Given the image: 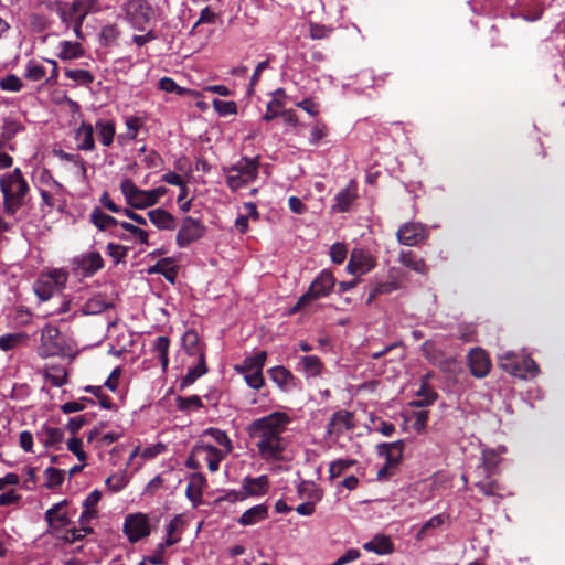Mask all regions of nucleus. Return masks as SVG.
<instances>
[{
	"label": "nucleus",
	"mask_w": 565,
	"mask_h": 565,
	"mask_svg": "<svg viewBox=\"0 0 565 565\" xmlns=\"http://www.w3.org/2000/svg\"><path fill=\"white\" fill-rule=\"evenodd\" d=\"M289 423L290 418L286 413L274 412L249 424L248 434L257 440L256 447L264 460H280L282 458L287 446L282 433Z\"/></svg>",
	"instance_id": "nucleus-1"
},
{
	"label": "nucleus",
	"mask_w": 565,
	"mask_h": 565,
	"mask_svg": "<svg viewBox=\"0 0 565 565\" xmlns=\"http://www.w3.org/2000/svg\"><path fill=\"white\" fill-rule=\"evenodd\" d=\"M0 191L3 195L4 213L13 216L24 205V198L30 191L20 168L0 178Z\"/></svg>",
	"instance_id": "nucleus-2"
},
{
	"label": "nucleus",
	"mask_w": 565,
	"mask_h": 565,
	"mask_svg": "<svg viewBox=\"0 0 565 565\" xmlns=\"http://www.w3.org/2000/svg\"><path fill=\"white\" fill-rule=\"evenodd\" d=\"M335 286V278L329 270H322L311 282L307 292H305L295 306L290 309V313L295 315L301 311L306 306L316 299L329 296Z\"/></svg>",
	"instance_id": "nucleus-3"
},
{
	"label": "nucleus",
	"mask_w": 565,
	"mask_h": 565,
	"mask_svg": "<svg viewBox=\"0 0 565 565\" xmlns=\"http://www.w3.org/2000/svg\"><path fill=\"white\" fill-rule=\"evenodd\" d=\"M68 278L64 269H53L41 274L33 285L35 295L41 301L51 299L56 290L64 288Z\"/></svg>",
	"instance_id": "nucleus-4"
},
{
	"label": "nucleus",
	"mask_w": 565,
	"mask_h": 565,
	"mask_svg": "<svg viewBox=\"0 0 565 565\" xmlns=\"http://www.w3.org/2000/svg\"><path fill=\"white\" fill-rule=\"evenodd\" d=\"M122 532L132 544L149 536L151 526L148 515L142 512L127 514L124 521Z\"/></svg>",
	"instance_id": "nucleus-5"
},
{
	"label": "nucleus",
	"mask_w": 565,
	"mask_h": 565,
	"mask_svg": "<svg viewBox=\"0 0 565 565\" xmlns=\"http://www.w3.org/2000/svg\"><path fill=\"white\" fill-rule=\"evenodd\" d=\"M206 233V226L201 220L186 216L175 236V244L180 248L189 247L192 243L201 239Z\"/></svg>",
	"instance_id": "nucleus-6"
},
{
	"label": "nucleus",
	"mask_w": 565,
	"mask_h": 565,
	"mask_svg": "<svg viewBox=\"0 0 565 565\" xmlns=\"http://www.w3.org/2000/svg\"><path fill=\"white\" fill-rule=\"evenodd\" d=\"M105 262L97 250H90L75 256L72 259V270L82 277H93L104 268Z\"/></svg>",
	"instance_id": "nucleus-7"
},
{
	"label": "nucleus",
	"mask_w": 565,
	"mask_h": 565,
	"mask_svg": "<svg viewBox=\"0 0 565 565\" xmlns=\"http://www.w3.org/2000/svg\"><path fill=\"white\" fill-rule=\"evenodd\" d=\"M120 189L127 203L132 209L143 210L154 205V199L150 190L139 189L130 179H125L120 184Z\"/></svg>",
	"instance_id": "nucleus-8"
},
{
	"label": "nucleus",
	"mask_w": 565,
	"mask_h": 565,
	"mask_svg": "<svg viewBox=\"0 0 565 565\" xmlns=\"http://www.w3.org/2000/svg\"><path fill=\"white\" fill-rule=\"evenodd\" d=\"M40 349L44 356H56L64 353V341L57 327L47 324L42 329Z\"/></svg>",
	"instance_id": "nucleus-9"
},
{
	"label": "nucleus",
	"mask_w": 565,
	"mask_h": 565,
	"mask_svg": "<svg viewBox=\"0 0 565 565\" xmlns=\"http://www.w3.org/2000/svg\"><path fill=\"white\" fill-rule=\"evenodd\" d=\"M375 265L376 262L369 252L354 248L351 253L347 269L352 275H364L371 271Z\"/></svg>",
	"instance_id": "nucleus-10"
},
{
	"label": "nucleus",
	"mask_w": 565,
	"mask_h": 565,
	"mask_svg": "<svg viewBox=\"0 0 565 565\" xmlns=\"http://www.w3.org/2000/svg\"><path fill=\"white\" fill-rule=\"evenodd\" d=\"M468 364L471 374L478 379L487 376L491 369L490 358L481 348L470 350L468 354Z\"/></svg>",
	"instance_id": "nucleus-11"
},
{
	"label": "nucleus",
	"mask_w": 565,
	"mask_h": 565,
	"mask_svg": "<svg viewBox=\"0 0 565 565\" xmlns=\"http://www.w3.org/2000/svg\"><path fill=\"white\" fill-rule=\"evenodd\" d=\"M181 523L180 516H174L167 526V537L164 542L160 543L153 555L148 556L147 559L153 565H160L163 563V554L167 547L177 544L180 537L174 536V532L178 530Z\"/></svg>",
	"instance_id": "nucleus-12"
},
{
	"label": "nucleus",
	"mask_w": 565,
	"mask_h": 565,
	"mask_svg": "<svg viewBox=\"0 0 565 565\" xmlns=\"http://www.w3.org/2000/svg\"><path fill=\"white\" fill-rule=\"evenodd\" d=\"M426 238V230L417 223H407L397 231V239L406 246H415Z\"/></svg>",
	"instance_id": "nucleus-13"
},
{
	"label": "nucleus",
	"mask_w": 565,
	"mask_h": 565,
	"mask_svg": "<svg viewBox=\"0 0 565 565\" xmlns=\"http://www.w3.org/2000/svg\"><path fill=\"white\" fill-rule=\"evenodd\" d=\"M193 455L201 456V458L207 463V468L211 472H215L220 468L224 454L222 450L212 445H205L199 443L193 447Z\"/></svg>",
	"instance_id": "nucleus-14"
},
{
	"label": "nucleus",
	"mask_w": 565,
	"mask_h": 565,
	"mask_svg": "<svg viewBox=\"0 0 565 565\" xmlns=\"http://www.w3.org/2000/svg\"><path fill=\"white\" fill-rule=\"evenodd\" d=\"M268 375L284 392H290L298 386L297 377L285 366L278 365L269 369Z\"/></svg>",
	"instance_id": "nucleus-15"
},
{
	"label": "nucleus",
	"mask_w": 565,
	"mask_h": 565,
	"mask_svg": "<svg viewBox=\"0 0 565 565\" xmlns=\"http://www.w3.org/2000/svg\"><path fill=\"white\" fill-rule=\"evenodd\" d=\"M269 479L266 475H262L257 478L247 476L242 481V491L245 499L248 497H262L268 492Z\"/></svg>",
	"instance_id": "nucleus-16"
},
{
	"label": "nucleus",
	"mask_w": 565,
	"mask_h": 565,
	"mask_svg": "<svg viewBox=\"0 0 565 565\" xmlns=\"http://www.w3.org/2000/svg\"><path fill=\"white\" fill-rule=\"evenodd\" d=\"M68 505L67 500H62L52 508H50L44 515V519L50 527H65L71 523L65 508Z\"/></svg>",
	"instance_id": "nucleus-17"
},
{
	"label": "nucleus",
	"mask_w": 565,
	"mask_h": 565,
	"mask_svg": "<svg viewBox=\"0 0 565 565\" xmlns=\"http://www.w3.org/2000/svg\"><path fill=\"white\" fill-rule=\"evenodd\" d=\"M501 462L500 455L494 449H486L482 452V463L477 467V475H484L492 478L499 475V465Z\"/></svg>",
	"instance_id": "nucleus-18"
},
{
	"label": "nucleus",
	"mask_w": 565,
	"mask_h": 565,
	"mask_svg": "<svg viewBox=\"0 0 565 565\" xmlns=\"http://www.w3.org/2000/svg\"><path fill=\"white\" fill-rule=\"evenodd\" d=\"M404 441L383 443L377 446V454L385 458L387 466H397L403 457Z\"/></svg>",
	"instance_id": "nucleus-19"
},
{
	"label": "nucleus",
	"mask_w": 565,
	"mask_h": 565,
	"mask_svg": "<svg viewBox=\"0 0 565 565\" xmlns=\"http://www.w3.org/2000/svg\"><path fill=\"white\" fill-rule=\"evenodd\" d=\"M224 172H234L243 177L245 180L254 181L258 173V161L256 159L243 157L231 167L224 168Z\"/></svg>",
	"instance_id": "nucleus-20"
},
{
	"label": "nucleus",
	"mask_w": 565,
	"mask_h": 565,
	"mask_svg": "<svg viewBox=\"0 0 565 565\" xmlns=\"http://www.w3.org/2000/svg\"><path fill=\"white\" fill-rule=\"evenodd\" d=\"M74 139L81 151H93L95 149L94 126L90 122L82 121L75 130Z\"/></svg>",
	"instance_id": "nucleus-21"
},
{
	"label": "nucleus",
	"mask_w": 565,
	"mask_h": 565,
	"mask_svg": "<svg viewBox=\"0 0 565 565\" xmlns=\"http://www.w3.org/2000/svg\"><path fill=\"white\" fill-rule=\"evenodd\" d=\"M356 191L358 189L355 182L351 181L347 188L339 191V193L335 195V203L332 205V210L338 212L349 211L351 204L358 198Z\"/></svg>",
	"instance_id": "nucleus-22"
},
{
	"label": "nucleus",
	"mask_w": 565,
	"mask_h": 565,
	"mask_svg": "<svg viewBox=\"0 0 565 565\" xmlns=\"http://www.w3.org/2000/svg\"><path fill=\"white\" fill-rule=\"evenodd\" d=\"M206 484L205 477L200 473H192L185 489L186 498L196 507L202 501L203 488Z\"/></svg>",
	"instance_id": "nucleus-23"
},
{
	"label": "nucleus",
	"mask_w": 565,
	"mask_h": 565,
	"mask_svg": "<svg viewBox=\"0 0 565 565\" xmlns=\"http://www.w3.org/2000/svg\"><path fill=\"white\" fill-rule=\"evenodd\" d=\"M268 518V507L264 503L247 509L237 519V523L242 526H250L259 523Z\"/></svg>",
	"instance_id": "nucleus-24"
},
{
	"label": "nucleus",
	"mask_w": 565,
	"mask_h": 565,
	"mask_svg": "<svg viewBox=\"0 0 565 565\" xmlns=\"http://www.w3.org/2000/svg\"><path fill=\"white\" fill-rule=\"evenodd\" d=\"M148 217L159 230L172 231L177 226L174 216L161 207L149 211Z\"/></svg>",
	"instance_id": "nucleus-25"
},
{
	"label": "nucleus",
	"mask_w": 565,
	"mask_h": 565,
	"mask_svg": "<svg viewBox=\"0 0 565 565\" xmlns=\"http://www.w3.org/2000/svg\"><path fill=\"white\" fill-rule=\"evenodd\" d=\"M324 369L323 362L317 355L301 356L297 370L306 374L308 377L320 376Z\"/></svg>",
	"instance_id": "nucleus-26"
},
{
	"label": "nucleus",
	"mask_w": 565,
	"mask_h": 565,
	"mask_svg": "<svg viewBox=\"0 0 565 565\" xmlns=\"http://www.w3.org/2000/svg\"><path fill=\"white\" fill-rule=\"evenodd\" d=\"M363 548L379 555H386L394 551V544L388 536L377 534L371 541L364 543Z\"/></svg>",
	"instance_id": "nucleus-27"
},
{
	"label": "nucleus",
	"mask_w": 565,
	"mask_h": 565,
	"mask_svg": "<svg viewBox=\"0 0 565 565\" xmlns=\"http://www.w3.org/2000/svg\"><path fill=\"white\" fill-rule=\"evenodd\" d=\"M182 344L189 355H196L198 360L201 354H205V344L200 342L199 334L195 330H188L182 337Z\"/></svg>",
	"instance_id": "nucleus-28"
},
{
	"label": "nucleus",
	"mask_w": 565,
	"mask_h": 565,
	"mask_svg": "<svg viewBox=\"0 0 565 565\" xmlns=\"http://www.w3.org/2000/svg\"><path fill=\"white\" fill-rule=\"evenodd\" d=\"M97 138L104 147H110L116 135V126L113 120L98 119L95 124Z\"/></svg>",
	"instance_id": "nucleus-29"
},
{
	"label": "nucleus",
	"mask_w": 565,
	"mask_h": 565,
	"mask_svg": "<svg viewBox=\"0 0 565 565\" xmlns=\"http://www.w3.org/2000/svg\"><path fill=\"white\" fill-rule=\"evenodd\" d=\"M173 259L170 257L161 258L153 266L148 269V274H160L169 282L174 284L178 276L177 266H171Z\"/></svg>",
	"instance_id": "nucleus-30"
},
{
	"label": "nucleus",
	"mask_w": 565,
	"mask_h": 565,
	"mask_svg": "<svg viewBox=\"0 0 565 565\" xmlns=\"http://www.w3.org/2000/svg\"><path fill=\"white\" fill-rule=\"evenodd\" d=\"M478 480L475 487L487 497H499L502 498L501 491L503 488L497 481L495 477L487 478L484 475H478Z\"/></svg>",
	"instance_id": "nucleus-31"
},
{
	"label": "nucleus",
	"mask_w": 565,
	"mask_h": 565,
	"mask_svg": "<svg viewBox=\"0 0 565 565\" xmlns=\"http://www.w3.org/2000/svg\"><path fill=\"white\" fill-rule=\"evenodd\" d=\"M36 436L45 448H51L63 441L64 430L58 427L43 426Z\"/></svg>",
	"instance_id": "nucleus-32"
},
{
	"label": "nucleus",
	"mask_w": 565,
	"mask_h": 565,
	"mask_svg": "<svg viewBox=\"0 0 565 565\" xmlns=\"http://www.w3.org/2000/svg\"><path fill=\"white\" fill-rule=\"evenodd\" d=\"M84 54L85 50L79 42L62 41L58 44L57 57L62 61L79 58Z\"/></svg>",
	"instance_id": "nucleus-33"
},
{
	"label": "nucleus",
	"mask_w": 565,
	"mask_h": 565,
	"mask_svg": "<svg viewBox=\"0 0 565 565\" xmlns=\"http://www.w3.org/2000/svg\"><path fill=\"white\" fill-rule=\"evenodd\" d=\"M267 359V352L266 351H259L258 353L246 356L242 364L236 365L235 369L238 373H248L254 372L258 370H263L265 362Z\"/></svg>",
	"instance_id": "nucleus-34"
},
{
	"label": "nucleus",
	"mask_w": 565,
	"mask_h": 565,
	"mask_svg": "<svg viewBox=\"0 0 565 565\" xmlns=\"http://www.w3.org/2000/svg\"><path fill=\"white\" fill-rule=\"evenodd\" d=\"M205 373H207L205 354H201V359L198 360L196 366L189 369L186 374L181 379L180 390H185Z\"/></svg>",
	"instance_id": "nucleus-35"
},
{
	"label": "nucleus",
	"mask_w": 565,
	"mask_h": 565,
	"mask_svg": "<svg viewBox=\"0 0 565 565\" xmlns=\"http://www.w3.org/2000/svg\"><path fill=\"white\" fill-rule=\"evenodd\" d=\"M399 263L403 264L405 267L419 273V274H426L428 270V267L425 263V260L420 257H418L414 252L412 250H403L399 254Z\"/></svg>",
	"instance_id": "nucleus-36"
},
{
	"label": "nucleus",
	"mask_w": 565,
	"mask_h": 565,
	"mask_svg": "<svg viewBox=\"0 0 565 565\" xmlns=\"http://www.w3.org/2000/svg\"><path fill=\"white\" fill-rule=\"evenodd\" d=\"M89 220L94 226L99 231H106L113 226H120V222L115 217L104 213L99 207H95L89 216Z\"/></svg>",
	"instance_id": "nucleus-37"
},
{
	"label": "nucleus",
	"mask_w": 565,
	"mask_h": 565,
	"mask_svg": "<svg viewBox=\"0 0 565 565\" xmlns=\"http://www.w3.org/2000/svg\"><path fill=\"white\" fill-rule=\"evenodd\" d=\"M500 367L511 375L524 379L522 360H519L515 354L507 353L502 356Z\"/></svg>",
	"instance_id": "nucleus-38"
},
{
	"label": "nucleus",
	"mask_w": 565,
	"mask_h": 565,
	"mask_svg": "<svg viewBox=\"0 0 565 565\" xmlns=\"http://www.w3.org/2000/svg\"><path fill=\"white\" fill-rule=\"evenodd\" d=\"M416 395L419 399L413 401L411 403L412 406L415 407H425L431 405L438 397V394L434 391V388L427 384L423 383L420 388L417 391Z\"/></svg>",
	"instance_id": "nucleus-39"
},
{
	"label": "nucleus",
	"mask_w": 565,
	"mask_h": 565,
	"mask_svg": "<svg viewBox=\"0 0 565 565\" xmlns=\"http://www.w3.org/2000/svg\"><path fill=\"white\" fill-rule=\"evenodd\" d=\"M401 288L399 282L397 281H380L374 284L369 292V297L366 299V303H372V301L380 295H388L395 290Z\"/></svg>",
	"instance_id": "nucleus-40"
},
{
	"label": "nucleus",
	"mask_w": 565,
	"mask_h": 565,
	"mask_svg": "<svg viewBox=\"0 0 565 565\" xmlns=\"http://www.w3.org/2000/svg\"><path fill=\"white\" fill-rule=\"evenodd\" d=\"M111 303L108 302L104 296L97 295L88 299L83 306V312L85 315H98L110 308Z\"/></svg>",
	"instance_id": "nucleus-41"
},
{
	"label": "nucleus",
	"mask_w": 565,
	"mask_h": 565,
	"mask_svg": "<svg viewBox=\"0 0 565 565\" xmlns=\"http://www.w3.org/2000/svg\"><path fill=\"white\" fill-rule=\"evenodd\" d=\"M64 75L74 81L77 85L88 87L95 79L93 73L82 68H65Z\"/></svg>",
	"instance_id": "nucleus-42"
},
{
	"label": "nucleus",
	"mask_w": 565,
	"mask_h": 565,
	"mask_svg": "<svg viewBox=\"0 0 565 565\" xmlns=\"http://www.w3.org/2000/svg\"><path fill=\"white\" fill-rule=\"evenodd\" d=\"M39 3L46 10L57 13L62 23H67L71 21V18L66 14V2L61 0H39Z\"/></svg>",
	"instance_id": "nucleus-43"
},
{
	"label": "nucleus",
	"mask_w": 565,
	"mask_h": 565,
	"mask_svg": "<svg viewBox=\"0 0 565 565\" xmlns=\"http://www.w3.org/2000/svg\"><path fill=\"white\" fill-rule=\"evenodd\" d=\"M23 129V126L13 119H4L2 127H1V139L0 141L3 142V147L6 143L10 140H12L15 135Z\"/></svg>",
	"instance_id": "nucleus-44"
},
{
	"label": "nucleus",
	"mask_w": 565,
	"mask_h": 565,
	"mask_svg": "<svg viewBox=\"0 0 565 565\" xmlns=\"http://www.w3.org/2000/svg\"><path fill=\"white\" fill-rule=\"evenodd\" d=\"M175 406L180 412H190L203 408L204 405L198 395H191L188 397L178 396L175 398Z\"/></svg>",
	"instance_id": "nucleus-45"
},
{
	"label": "nucleus",
	"mask_w": 565,
	"mask_h": 565,
	"mask_svg": "<svg viewBox=\"0 0 565 565\" xmlns=\"http://www.w3.org/2000/svg\"><path fill=\"white\" fill-rule=\"evenodd\" d=\"M170 347V339L167 335H160L156 338L153 342V350L158 352L160 363L162 365V369L166 370L169 364V352Z\"/></svg>",
	"instance_id": "nucleus-46"
},
{
	"label": "nucleus",
	"mask_w": 565,
	"mask_h": 565,
	"mask_svg": "<svg viewBox=\"0 0 565 565\" xmlns=\"http://www.w3.org/2000/svg\"><path fill=\"white\" fill-rule=\"evenodd\" d=\"M46 75L45 67L36 62L35 60H30L25 65L24 77L31 82H40Z\"/></svg>",
	"instance_id": "nucleus-47"
},
{
	"label": "nucleus",
	"mask_w": 565,
	"mask_h": 565,
	"mask_svg": "<svg viewBox=\"0 0 565 565\" xmlns=\"http://www.w3.org/2000/svg\"><path fill=\"white\" fill-rule=\"evenodd\" d=\"M351 419L352 414L348 411H340L334 413L328 424V431L331 433L332 428H334L338 424L345 429H351L353 427Z\"/></svg>",
	"instance_id": "nucleus-48"
},
{
	"label": "nucleus",
	"mask_w": 565,
	"mask_h": 565,
	"mask_svg": "<svg viewBox=\"0 0 565 565\" xmlns=\"http://www.w3.org/2000/svg\"><path fill=\"white\" fill-rule=\"evenodd\" d=\"M356 463L354 459H338L329 466V477L331 480L340 477L345 470Z\"/></svg>",
	"instance_id": "nucleus-49"
},
{
	"label": "nucleus",
	"mask_w": 565,
	"mask_h": 565,
	"mask_svg": "<svg viewBox=\"0 0 565 565\" xmlns=\"http://www.w3.org/2000/svg\"><path fill=\"white\" fill-rule=\"evenodd\" d=\"M44 476L46 478V488L54 489L60 487L64 481V471L57 468L49 467L44 470Z\"/></svg>",
	"instance_id": "nucleus-50"
},
{
	"label": "nucleus",
	"mask_w": 565,
	"mask_h": 565,
	"mask_svg": "<svg viewBox=\"0 0 565 565\" xmlns=\"http://www.w3.org/2000/svg\"><path fill=\"white\" fill-rule=\"evenodd\" d=\"M26 335L24 333H8L0 337V349L2 351H9L17 348Z\"/></svg>",
	"instance_id": "nucleus-51"
},
{
	"label": "nucleus",
	"mask_w": 565,
	"mask_h": 565,
	"mask_svg": "<svg viewBox=\"0 0 565 565\" xmlns=\"http://www.w3.org/2000/svg\"><path fill=\"white\" fill-rule=\"evenodd\" d=\"M129 9H134L136 14H139L143 22H148L152 15V8L146 0H132L129 3Z\"/></svg>",
	"instance_id": "nucleus-52"
},
{
	"label": "nucleus",
	"mask_w": 565,
	"mask_h": 565,
	"mask_svg": "<svg viewBox=\"0 0 565 565\" xmlns=\"http://www.w3.org/2000/svg\"><path fill=\"white\" fill-rule=\"evenodd\" d=\"M204 435L211 436L217 445L225 447L226 454L232 451L233 447H232L231 440L225 431H223L218 428H209L204 431Z\"/></svg>",
	"instance_id": "nucleus-53"
},
{
	"label": "nucleus",
	"mask_w": 565,
	"mask_h": 565,
	"mask_svg": "<svg viewBox=\"0 0 565 565\" xmlns=\"http://www.w3.org/2000/svg\"><path fill=\"white\" fill-rule=\"evenodd\" d=\"M85 392L92 393L98 398V403L104 409H114L115 404L111 402V398L103 393L102 386H92L88 385L84 388Z\"/></svg>",
	"instance_id": "nucleus-54"
},
{
	"label": "nucleus",
	"mask_w": 565,
	"mask_h": 565,
	"mask_svg": "<svg viewBox=\"0 0 565 565\" xmlns=\"http://www.w3.org/2000/svg\"><path fill=\"white\" fill-rule=\"evenodd\" d=\"M333 30L334 29L332 26L309 22V36L312 40L328 39L332 34Z\"/></svg>",
	"instance_id": "nucleus-55"
},
{
	"label": "nucleus",
	"mask_w": 565,
	"mask_h": 565,
	"mask_svg": "<svg viewBox=\"0 0 565 565\" xmlns=\"http://www.w3.org/2000/svg\"><path fill=\"white\" fill-rule=\"evenodd\" d=\"M284 106H285V104L282 100H280L278 98H273L267 104V109H266L265 115L263 116V119L265 121H271L274 118L282 115Z\"/></svg>",
	"instance_id": "nucleus-56"
},
{
	"label": "nucleus",
	"mask_w": 565,
	"mask_h": 565,
	"mask_svg": "<svg viewBox=\"0 0 565 565\" xmlns=\"http://www.w3.org/2000/svg\"><path fill=\"white\" fill-rule=\"evenodd\" d=\"M22 81L14 74L7 75L0 79V88L2 90L18 93L22 89Z\"/></svg>",
	"instance_id": "nucleus-57"
},
{
	"label": "nucleus",
	"mask_w": 565,
	"mask_h": 565,
	"mask_svg": "<svg viewBox=\"0 0 565 565\" xmlns=\"http://www.w3.org/2000/svg\"><path fill=\"white\" fill-rule=\"evenodd\" d=\"M52 21L43 13H32L30 15V25L35 32H43L47 30Z\"/></svg>",
	"instance_id": "nucleus-58"
},
{
	"label": "nucleus",
	"mask_w": 565,
	"mask_h": 565,
	"mask_svg": "<svg viewBox=\"0 0 565 565\" xmlns=\"http://www.w3.org/2000/svg\"><path fill=\"white\" fill-rule=\"evenodd\" d=\"M213 107L220 116H227L237 113V104L233 100H222L215 98L213 100Z\"/></svg>",
	"instance_id": "nucleus-59"
},
{
	"label": "nucleus",
	"mask_w": 565,
	"mask_h": 565,
	"mask_svg": "<svg viewBox=\"0 0 565 565\" xmlns=\"http://www.w3.org/2000/svg\"><path fill=\"white\" fill-rule=\"evenodd\" d=\"M86 403L92 404V405L95 404L94 399H92L89 397H81L78 401L67 402V403L63 404L61 406V411L64 414L81 412V411L85 409Z\"/></svg>",
	"instance_id": "nucleus-60"
},
{
	"label": "nucleus",
	"mask_w": 565,
	"mask_h": 565,
	"mask_svg": "<svg viewBox=\"0 0 565 565\" xmlns=\"http://www.w3.org/2000/svg\"><path fill=\"white\" fill-rule=\"evenodd\" d=\"M119 36V30L116 24H107L103 26L100 31V41L102 44L107 46L110 43L115 42Z\"/></svg>",
	"instance_id": "nucleus-61"
},
{
	"label": "nucleus",
	"mask_w": 565,
	"mask_h": 565,
	"mask_svg": "<svg viewBox=\"0 0 565 565\" xmlns=\"http://www.w3.org/2000/svg\"><path fill=\"white\" fill-rule=\"evenodd\" d=\"M246 384L254 390H260L265 385L263 370L243 373Z\"/></svg>",
	"instance_id": "nucleus-62"
},
{
	"label": "nucleus",
	"mask_w": 565,
	"mask_h": 565,
	"mask_svg": "<svg viewBox=\"0 0 565 565\" xmlns=\"http://www.w3.org/2000/svg\"><path fill=\"white\" fill-rule=\"evenodd\" d=\"M159 88L167 93H174L179 96H182L186 93V89L180 87L171 77H162L159 81Z\"/></svg>",
	"instance_id": "nucleus-63"
},
{
	"label": "nucleus",
	"mask_w": 565,
	"mask_h": 565,
	"mask_svg": "<svg viewBox=\"0 0 565 565\" xmlns=\"http://www.w3.org/2000/svg\"><path fill=\"white\" fill-rule=\"evenodd\" d=\"M328 135V127L322 120H317L311 128L310 143L318 145Z\"/></svg>",
	"instance_id": "nucleus-64"
}]
</instances>
